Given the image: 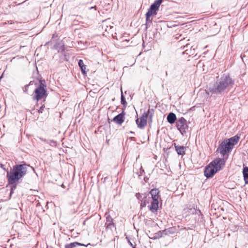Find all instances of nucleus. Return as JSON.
<instances>
[{"label": "nucleus", "instance_id": "obj_7", "mask_svg": "<svg viewBox=\"0 0 248 248\" xmlns=\"http://www.w3.org/2000/svg\"><path fill=\"white\" fill-rule=\"evenodd\" d=\"M176 229L174 227H170L162 231H159L155 234L153 239H157L165 235L174 234L176 232Z\"/></svg>", "mask_w": 248, "mask_h": 248}, {"label": "nucleus", "instance_id": "obj_20", "mask_svg": "<svg viewBox=\"0 0 248 248\" xmlns=\"http://www.w3.org/2000/svg\"><path fill=\"white\" fill-rule=\"evenodd\" d=\"M154 113V109H149L147 112H144L143 114H145L146 115V118L149 117L150 121L152 122V117L153 116Z\"/></svg>", "mask_w": 248, "mask_h": 248}, {"label": "nucleus", "instance_id": "obj_25", "mask_svg": "<svg viewBox=\"0 0 248 248\" xmlns=\"http://www.w3.org/2000/svg\"><path fill=\"white\" fill-rule=\"evenodd\" d=\"M146 205V203L145 200L141 201V203H140V208H142L145 207Z\"/></svg>", "mask_w": 248, "mask_h": 248}, {"label": "nucleus", "instance_id": "obj_9", "mask_svg": "<svg viewBox=\"0 0 248 248\" xmlns=\"http://www.w3.org/2000/svg\"><path fill=\"white\" fill-rule=\"evenodd\" d=\"M211 163L214 165L215 168H216V170H217V171H219L221 170L225 165V161L223 158H217L212 161Z\"/></svg>", "mask_w": 248, "mask_h": 248}, {"label": "nucleus", "instance_id": "obj_14", "mask_svg": "<svg viewBox=\"0 0 248 248\" xmlns=\"http://www.w3.org/2000/svg\"><path fill=\"white\" fill-rule=\"evenodd\" d=\"M160 4L158 3L156 1H155L151 5L150 8L149 9L147 12H149V13L152 15L156 14V11L158 10Z\"/></svg>", "mask_w": 248, "mask_h": 248}, {"label": "nucleus", "instance_id": "obj_23", "mask_svg": "<svg viewBox=\"0 0 248 248\" xmlns=\"http://www.w3.org/2000/svg\"><path fill=\"white\" fill-rule=\"evenodd\" d=\"M121 103L123 105V106L125 107L127 104V102L125 100V99L124 97V96L123 94V93H122L121 94Z\"/></svg>", "mask_w": 248, "mask_h": 248}, {"label": "nucleus", "instance_id": "obj_22", "mask_svg": "<svg viewBox=\"0 0 248 248\" xmlns=\"http://www.w3.org/2000/svg\"><path fill=\"white\" fill-rule=\"evenodd\" d=\"M152 15H153L149 13V12H147L146 14V25H147L148 23H150L152 22V19H150V16H152Z\"/></svg>", "mask_w": 248, "mask_h": 248}, {"label": "nucleus", "instance_id": "obj_28", "mask_svg": "<svg viewBox=\"0 0 248 248\" xmlns=\"http://www.w3.org/2000/svg\"><path fill=\"white\" fill-rule=\"evenodd\" d=\"M155 1H156V2H157L158 3H159L160 4H161V3H162L163 0H155Z\"/></svg>", "mask_w": 248, "mask_h": 248}, {"label": "nucleus", "instance_id": "obj_13", "mask_svg": "<svg viewBox=\"0 0 248 248\" xmlns=\"http://www.w3.org/2000/svg\"><path fill=\"white\" fill-rule=\"evenodd\" d=\"M175 151L179 155H184L186 154V147L184 146L177 145L176 143L173 144Z\"/></svg>", "mask_w": 248, "mask_h": 248}, {"label": "nucleus", "instance_id": "obj_15", "mask_svg": "<svg viewBox=\"0 0 248 248\" xmlns=\"http://www.w3.org/2000/svg\"><path fill=\"white\" fill-rule=\"evenodd\" d=\"M239 140V137L238 136H235L230 139H227L225 140L230 144L231 147L233 148V146L238 143Z\"/></svg>", "mask_w": 248, "mask_h": 248}, {"label": "nucleus", "instance_id": "obj_10", "mask_svg": "<svg viewBox=\"0 0 248 248\" xmlns=\"http://www.w3.org/2000/svg\"><path fill=\"white\" fill-rule=\"evenodd\" d=\"M138 127L140 129H143L147 125V118L145 114H143L140 118V121L138 118L136 121Z\"/></svg>", "mask_w": 248, "mask_h": 248}, {"label": "nucleus", "instance_id": "obj_24", "mask_svg": "<svg viewBox=\"0 0 248 248\" xmlns=\"http://www.w3.org/2000/svg\"><path fill=\"white\" fill-rule=\"evenodd\" d=\"M57 50L59 52H62L65 50V47L64 45H61L60 46H58L57 47Z\"/></svg>", "mask_w": 248, "mask_h": 248}, {"label": "nucleus", "instance_id": "obj_6", "mask_svg": "<svg viewBox=\"0 0 248 248\" xmlns=\"http://www.w3.org/2000/svg\"><path fill=\"white\" fill-rule=\"evenodd\" d=\"M176 126L182 135L186 133L188 128L186 121L183 117L180 118L176 121Z\"/></svg>", "mask_w": 248, "mask_h": 248}, {"label": "nucleus", "instance_id": "obj_3", "mask_svg": "<svg viewBox=\"0 0 248 248\" xmlns=\"http://www.w3.org/2000/svg\"><path fill=\"white\" fill-rule=\"evenodd\" d=\"M159 193V191L157 188L152 189L150 191L153 201L151 205L148 206V208L153 213L156 212L158 209Z\"/></svg>", "mask_w": 248, "mask_h": 248}, {"label": "nucleus", "instance_id": "obj_21", "mask_svg": "<svg viewBox=\"0 0 248 248\" xmlns=\"http://www.w3.org/2000/svg\"><path fill=\"white\" fill-rule=\"evenodd\" d=\"M136 196L137 198L140 201L144 200L146 198L147 195L145 193L140 194V193H136Z\"/></svg>", "mask_w": 248, "mask_h": 248}, {"label": "nucleus", "instance_id": "obj_27", "mask_svg": "<svg viewBox=\"0 0 248 248\" xmlns=\"http://www.w3.org/2000/svg\"><path fill=\"white\" fill-rule=\"evenodd\" d=\"M45 108V106L44 105H42L40 108L39 109H38V111L39 113H42L43 110H44V109Z\"/></svg>", "mask_w": 248, "mask_h": 248}, {"label": "nucleus", "instance_id": "obj_2", "mask_svg": "<svg viewBox=\"0 0 248 248\" xmlns=\"http://www.w3.org/2000/svg\"><path fill=\"white\" fill-rule=\"evenodd\" d=\"M234 82L229 76L223 75L217 80L213 86L208 88L211 94H223L230 88L232 87Z\"/></svg>", "mask_w": 248, "mask_h": 248}, {"label": "nucleus", "instance_id": "obj_1", "mask_svg": "<svg viewBox=\"0 0 248 248\" xmlns=\"http://www.w3.org/2000/svg\"><path fill=\"white\" fill-rule=\"evenodd\" d=\"M30 166L24 163L14 165L9 171H7L6 177L8 184L15 185L11 188V192L16 188V183L19 182L27 172V168Z\"/></svg>", "mask_w": 248, "mask_h": 248}, {"label": "nucleus", "instance_id": "obj_30", "mask_svg": "<svg viewBox=\"0 0 248 248\" xmlns=\"http://www.w3.org/2000/svg\"><path fill=\"white\" fill-rule=\"evenodd\" d=\"M166 75L167 76L168 75V73L167 72H166Z\"/></svg>", "mask_w": 248, "mask_h": 248}, {"label": "nucleus", "instance_id": "obj_16", "mask_svg": "<svg viewBox=\"0 0 248 248\" xmlns=\"http://www.w3.org/2000/svg\"><path fill=\"white\" fill-rule=\"evenodd\" d=\"M167 119L170 124H172L176 120V116L174 113L170 112L167 116Z\"/></svg>", "mask_w": 248, "mask_h": 248}, {"label": "nucleus", "instance_id": "obj_18", "mask_svg": "<svg viewBox=\"0 0 248 248\" xmlns=\"http://www.w3.org/2000/svg\"><path fill=\"white\" fill-rule=\"evenodd\" d=\"M243 173L245 182L248 184V167H246L243 168Z\"/></svg>", "mask_w": 248, "mask_h": 248}, {"label": "nucleus", "instance_id": "obj_5", "mask_svg": "<svg viewBox=\"0 0 248 248\" xmlns=\"http://www.w3.org/2000/svg\"><path fill=\"white\" fill-rule=\"evenodd\" d=\"M232 149L233 148L231 147L230 144L225 140L220 144L217 149V151L220 153L222 156L224 157L225 155L231 152Z\"/></svg>", "mask_w": 248, "mask_h": 248}, {"label": "nucleus", "instance_id": "obj_4", "mask_svg": "<svg viewBox=\"0 0 248 248\" xmlns=\"http://www.w3.org/2000/svg\"><path fill=\"white\" fill-rule=\"evenodd\" d=\"M44 83V80H39V85L34 91L35 95L32 97L34 100L38 101L42 98H46L47 96L46 90L45 88L46 86Z\"/></svg>", "mask_w": 248, "mask_h": 248}, {"label": "nucleus", "instance_id": "obj_12", "mask_svg": "<svg viewBox=\"0 0 248 248\" xmlns=\"http://www.w3.org/2000/svg\"><path fill=\"white\" fill-rule=\"evenodd\" d=\"M106 222L105 223V227L106 229L112 230L115 227L113 221V219L109 215H107Z\"/></svg>", "mask_w": 248, "mask_h": 248}, {"label": "nucleus", "instance_id": "obj_8", "mask_svg": "<svg viewBox=\"0 0 248 248\" xmlns=\"http://www.w3.org/2000/svg\"><path fill=\"white\" fill-rule=\"evenodd\" d=\"M217 170L211 162L207 166L204 171V174L207 178L212 177L217 172Z\"/></svg>", "mask_w": 248, "mask_h": 248}, {"label": "nucleus", "instance_id": "obj_19", "mask_svg": "<svg viewBox=\"0 0 248 248\" xmlns=\"http://www.w3.org/2000/svg\"><path fill=\"white\" fill-rule=\"evenodd\" d=\"M77 246H85V245L84 244H82L81 243L75 242L71 243L70 244L66 245L65 246V248H74L77 247Z\"/></svg>", "mask_w": 248, "mask_h": 248}, {"label": "nucleus", "instance_id": "obj_26", "mask_svg": "<svg viewBox=\"0 0 248 248\" xmlns=\"http://www.w3.org/2000/svg\"><path fill=\"white\" fill-rule=\"evenodd\" d=\"M32 85V81H31V82H30V83H29V85H26L25 86V87H24V92H26V93H27V92L28 87H29V86L30 85Z\"/></svg>", "mask_w": 248, "mask_h": 248}, {"label": "nucleus", "instance_id": "obj_31", "mask_svg": "<svg viewBox=\"0 0 248 248\" xmlns=\"http://www.w3.org/2000/svg\"><path fill=\"white\" fill-rule=\"evenodd\" d=\"M8 23L12 24V22H10L9 21H8Z\"/></svg>", "mask_w": 248, "mask_h": 248}, {"label": "nucleus", "instance_id": "obj_17", "mask_svg": "<svg viewBox=\"0 0 248 248\" xmlns=\"http://www.w3.org/2000/svg\"><path fill=\"white\" fill-rule=\"evenodd\" d=\"M78 63L79 66L80 68V69H81V72L82 73V74L84 75L86 73V66L84 64L83 60H79Z\"/></svg>", "mask_w": 248, "mask_h": 248}, {"label": "nucleus", "instance_id": "obj_29", "mask_svg": "<svg viewBox=\"0 0 248 248\" xmlns=\"http://www.w3.org/2000/svg\"><path fill=\"white\" fill-rule=\"evenodd\" d=\"M129 242L130 243V245L132 246V244L129 241Z\"/></svg>", "mask_w": 248, "mask_h": 248}, {"label": "nucleus", "instance_id": "obj_11", "mask_svg": "<svg viewBox=\"0 0 248 248\" xmlns=\"http://www.w3.org/2000/svg\"><path fill=\"white\" fill-rule=\"evenodd\" d=\"M125 112L124 110H123L122 112L113 118L112 121L114 122L116 124L121 125L125 120Z\"/></svg>", "mask_w": 248, "mask_h": 248}]
</instances>
